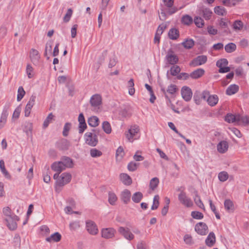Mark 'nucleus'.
Returning a JSON list of instances; mask_svg holds the SVG:
<instances>
[{
    "label": "nucleus",
    "instance_id": "bb28decb",
    "mask_svg": "<svg viewBox=\"0 0 249 249\" xmlns=\"http://www.w3.org/2000/svg\"><path fill=\"white\" fill-rule=\"evenodd\" d=\"M32 130L33 124L29 122H25L24 125L23 131L26 133L27 136L32 137Z\"/></svg>",
    "mask_w": 249,
    "mask_h": 249
},
{
    "label": "nucleus",
    "instance_id": "0eeeda50",
    "mask_svg": "<svg viewBox=\"0 0 249 249\" xmlns=\"http://www.w3.org/2000/svg\"><path fill=\"white\" fill-rule=\"evenodd\" d=\"M229 23H230V21H226L225 18H221L219 25L220 29L221 30V35H228L231 33L230 30L229 28Z\"/></svg>",
    "mask_w": 249,
    "mask_h": 249
},
{
    "label": "nucleus",
    "instance_id": "f8f14e48",
    "mask_svg": "<svg viewBox=\"0 0 249 249\" xmlns=\"http://www.w3.org/2000/svg\"><path fill=\"white\" fill-rule=\"evenodd\" d=\"M118 231L120 234L123 235L126 239L129 241L132 240L134 238V235L130 231L128 228L125 229L124 227H120L119 228Z\"/></svg>",
    "mask_w": 249,
    "mask_h": 249
},
{
    "label": "nucleus",
    "instance_id": "680f3d73",
    "mask_svg": "<svg viewBox=\"0 0 249 249\" xmlns=\"http://www.w3.org/2000/svg\"><path fill=\"white\" fill-rule=\"evenodd\" d=\"M168 124L169 127L171 129H172L176 133L178 134L181 138L185 139V136L178 131V130L177 129L176 127H175L174 124L173 123L169 122Z\"/></svg>",
    "mask_w": 249,
    "mask_h": 249
},
{
    "label": "nucleus",
    "instance_id": "ea45409f",
    "mask_svg": "<svg viewBox=\"0 0 249 249\" xmlns=\"http://www.w3.org/2000/svg\"><path fill=\"white\" fill-rule=\"evenodd\" d=\"M236 45L233 43H229L225 46V50L226 52L231 53L235 51Z\"/></svg>",
    "mask_w": 249,
    "mask_h": 249
},
{
    "label": "nucleus",
    "instance_id": "e2e57ef3",
    "mask_svg": "<svg viewBox=\"0 0 249 249\" xmlns=\"http://www.w3.org/2000/svg\"><path fill=\"white\" fill-rule=\"evenodd\" d=\"M203 17L206 19H209L211 17L212 12L208 8L204 9L203 11Z\"/></svg>",
    "mask_w": 249,
    "mask_h": 249
},
{
    "label": "nucleus",
    "instance_id": "864d4df0",
    "mask_svg": "<svg viewBox=\"0 0 249 249\" xmlns=\"http://www.w3.org/2000/svg\"><path fill=\"white\" fill-rule=\"evenodd\" d=\"M159 196L156 195L154 197L153 205L151 206V210H155L158 209L159 205Z\"/></svg>",
    "mask_w": 249,
    "mask_h": 249
},
{
    "label": "nucleus",
    "instance_id": "c756f323",
    "mask_svg": "<svg viewBox=\"0 0 249 249\" xmlns=\"http://www.w3.org/2000/svg\"><path fill=\"white\" fill-rule=\"evenodd\" d=\"M239 90V87L235 84L230 85L226 89V94L231 95L236 93Z\"/></svg>",
    "mask_w": 249,
    "mask_h": 249
},
{
    "label": "nucleus",
    "instance_id": "bf43d9fd",
    "mask_svg": "<svg viewBox=\"0 0 249 249\" xmlns=\"http://www.w3.org/2000/svg\"><path fill=\"white\" fill-rule=\"evenodd\" d=\"M218 177L220 181L224 182L228 179L229 176L226 172L223 171L219 173Z\"/></svg>",
    "mask_w": 249,
    "mask_h": 249
},
{
    "label": "nucleus",
    "instance_id": "4be33fe9",
    "mask_svg": "<svg viewBox=\"0 0 249 249\" xmlns=\"http://www.w3.org/2000/svg\"><path fill=\"white\" fill-rule=\"evenodd\" d=\"M10 103H7L5 105L4 108L2 110V112L1 116H0V120L1 121V122H4L6 123L7 118L8 116V111L10 108Z\"/></svg>",
    "mask_w": 249,
    "mask_h": 249
},
{
    "label": "nucleus",
    "instance_id": "c85d7f7f",
    "mask_svg": "<svg viewBox=\"0 0 249 249\" xmlns=\"http://www.w3.org/2000/svg\"><path fill=\"white\" fill-rule=\"evenodd\" d=\"M61 239V234L56 232L52 234L50 236L46 238V241L48 242H51L52 241L57 242H59Z\"/></svg>",
    "mask_w": 249,
    "mask_h": 249
},
{
    "label": "nucleus",
    "instance_id": "37998d69",
    "mask_svg": "<svg viewBox=\"0 0 249 249\" xmlns=\"http://www.w3.org/2000/svg\"><path fill=\"white\" fill-rule=\"evenodd\" d=\"M159 183V180L158 178L155 177V178H152L150 181V184H149L150 188L152 190H154L158 186Z\"/></svg>",
    "mask_w": 249,
    "mask_h": 249
},
{
    "label": "nucleus",
    "instance_id": "412c9836",
    "mask_svg": "<svg viewBox=\"0 0 249 249\" xmlns=\"http://www.w3.org/2000/svg\"><path fill=\"white\" fill-rule=\"evenodd\" d=\"M228 143L225 141L220 142L217 145V150L220 153H225L228 150Z\"/></svg>",
    "mask_w": 249,
    "mask_h": 249
},
{
    "label": "nucleus",
    "instance_id": "72a5a7b5",
    "mask_svg": "<svg viewBox=\"0 0 249 249\" xmlns=\"http://www.w3.org/2000/svg\"><path fill=\"white\" fill-rule=\"evenodd\" d=\"M88 123L89 125L96 127L99 125V119L96 116H91L88 119Z\"/></svg>",
    "mask_w": 249,
    "mask_h": 249
},
{
    "label": "nucleus",
    "instance_id": "7c9ffc66",
    "mask_svg": "<svg viewBox=\"0 0 249 249\" xmlns=\"http://www.w3.org/2000/svg\"><path fill=\"white\" fill-rule=\"evenodd\" d=\"M122 182L125 185H130L132 183V179L129 176L126 174L122 173L120 176Z\"/></svg>",
    "mask_w": 249,
    "mask_h": 249
},
{
    "label": "nucleus",
    "instance_id": "2f4dec72",
    "mask_svg": "<svg viewBox=\"0 0 249 249\" xmlns=\"http://www.w3.org/2000/svg\"><path fill=\"white\" fill-rule=\"evenodd\" d=\"M180 71H181V69L178 66L174 65L170 68V74L172 76H178V75L179 74ZM169 72V71H168L167 73V76H168Z\"/></svg>",
    "mask_w": 249,
    "mask_h": 249
},
{
    "label": "nucleus",
    "instance_id": "5701e85b",
    "mask_svg": "<svg viewBox=\"0 0 249 249\" xmlns=\"http://www.w3.org/2000/svg\"><path fill=\"white\" fill-rule=\"evenodd\" d=\"M130 197L131 193L128 190L125 189L122 192L121 195V198L122 200L125 204H127L128 202L130 201Z\"/></svg>",
    "mask_w": 249,
    "mask_h": 249
},
{
    "label": "nucleus",
    "instance_id": "f704fd0d",
    "mask_svg": "<svg viewBox=\"0 0 249 249\" xmlns=\"http://www.w3.org/2000/svg\"><path fill=\"white\" fill-rule=\"evenodd\" d=\"M181 20L182 23L186 25H190L193 22V18L188 15L183 16Z\"/></svg>",
    "mask_w": 249,
    "mask_h": 249
},
{
    "label": "nucleus",
    "instance_id": "423d86ee",
    "mask_svg": "<svg viewBox=\"0 0 249 249\" xmlns=\"http://www.w3.org/2000/svg\"><path fill=\"white\" fill-rule=\"evenodd\" d=\"M228 61L226 58H222L216 62V65L219 68L218 71L220 73H226L230 71V67H228Z\"/></svg>",
    "mask_w": 249,
    "mask_h": 249
},
{
    "label": "nucleus",
    "instance_id": "5fc2aeb1",
    "mask_svg": "<svg viewBox=\"0 0 249 249\" xmlns=\"http://www.w3.org/2000/svg\"><path fill=\"white\" fill-rule=\"evenodd\" d=\"M53 113H50L43 122V126L44 128H46L48 126L50 123L53 120Z\"/></svg>",
    "mask_w": 249,
    "mask_h": 249
},
{
    "label": "nucleus",
    "instance_id": "a18cd8bd",
    "mask_svg": "<svg viewBox=\"0 0 249 249\" xmlns=\"http://www.w3.org/2000/svg\"><path fill=\"white\" fill-rule=\"evenodd\" d=\"M117 200V197L116 195L112 192H109L108 193V202L112 205H114L115 204L116 201Z\"/></svg>",
    "mask_w": 249,
    "mask_h": 249
},
{
    "label": "nucleus",
    "instance_id": "de8ad7c7",
    "mask_svg": "<svg viewBox=\"0 0 249 249\" xmlns=\"http://www.w3.org/2000/svg\"><path fill=\"white\" fill-rule=\"evenodd\" d=\"M241 122L245 124H249V118L247 116L237 115V123Z\"/></svg>",
    "mask_w": 249,
    "mask_h": 249
},
{
    "label": "nucleus",
    "instance_id": "69168bd1",
    "mask_svg": "<svg viewBox=\"0 0 249 249\" xmlns=\"http://www.w3.org/2000/svg\"><path fill=\"white\" fill-rule=\"evenodd\" d=\"M87 125L86 122L79 123L78 130L80 134H82L87 128Z\"/></svg>",
    "mask_w": 249,
    "mask_h": 249
},
{
    "label": "nucleus",
    "instance_id": "20e7f679",
    "mask_svg": "<svg viewBox=\"0 0 249 249\" xmlns=\"http://www.w3.org/2000/svg\"><path fill=\"white\" fill-rule=\"evenodd\" d=\"M178 199L182 205L187 208L191 207L193 205L192 200L183 191H180V193L178 195Z\"/></svg>",
    "mask_w": 249,
    "mask_h": 249
},
{
    "label": "nucleus",
    "instance_id": "9b49d317",
    "mask_svg": "<svg viewBox=\"0 0 249 249\" xmlns=\"http://www.w3.org/2000/svg\"><path fill=\"white\" fill-rule=\"evenodd\" d=\"M195 231L200 235H205L208 231L207 225L203 222H199L195 226Z\"/></svg>",
    "mask_w": 249,
    "mask_h": 249
},
{
    "label": "nucleus",
    "instance_id": "2eb2a0df",
    "mask_svg": "<svg viewBox=\"0 0 249 249\" xmlns=\"http://www.w3.org/2000/svg\"><path fill=\"white\" fill-rule=\"evenodd\" d=\"M56 146L60 150H67L70 146V142L67 140L62 139L56 142Z\"/></svg>",
    "mask_w": 249,
    "mask_h": 249
},
{
    "label": "nucleus",
    "instance_id": "39448f33",
    "mask_svg": "<svg viewBox=\"0 0 249 249\" xmlns=\"http://www.w3.org/2000/svg\"><path fill=\"white\" fill-rule=\"evenodd\" d=\"M18 220V217L14 213H13L12 216L6 217L5 218L7 226L11 231L15 230L17 229V221Z\"/></svg>",
    "mask_w": 249,
    "mask_h": 249
},
{
    "label": "nucleus",
    "instance_id": "603ef678",
    "mask_svg": "<svg viewBox=\"0 0 249 249\" xmlns=\"http://www.w3.org/2000/svg\"><path fill=\"white\" fill-rule=\"evenodd\" d=\"M80 227V222L78 221L71 222L70 223L69 227L71 231H75Z\"/></svg>",
    "mask_w": 249,
    "mask_h": 249
},
{
    "label": "nucleus",
    "instance_id": "774afa93",
    "mask_svg": "<svg viewBox=\"0 0 249 249\" xmlns=\"http://www.w3.org/2000/svg\"><path fill=\"white\" fill-rule=\"evenodd\" d=\"M33 107L30 104H27L24 110L25 116L26 117H28L30 115Z\"/></svg>",
    "mask_w": 249,
    "mask_h": 249
},
{
    "label": "nucleus",
    "instance_id": "c03bdc74",
    "mask_svg": "<svg viewBox=\"0 0 249 249\" xmlns=\"http://www.w3.org/2000/svg\"><path fill=\"white\" fill-rule=\"evenodd\" d=\"M102 128L107 134H110L111 132V127L110 124L107 121H104L102 124Z\"/></svg>",
    "mask_w": 249,
    "mask_h": 249
},
{
    "label": "nucleus",
    "instance_id": "0e129e2a",
    "mask_svg": "<svg viewBox=\"0 0 249 249\" xmlns=\"http://www.w3.org/2000/svg\"><path fill=\"white\" fill-rule=\"evenodd\" d=\"M72 9L71 8L68 9L66 14H65V16L64 17V18H63L64 21L65 22H68L70 20V18L72 15Z\"/></svg>",
    "mask_w": 249,
    "mask_h": 249
},
{
    "label": "nucleus",
    "instance_id": "393cba45",
    "mask_svg": "<svg viewBox=\"0 0 249 249\" xmlns=\"http://www.w3.org/2000/svg\"><path fill=\"white\" fill-rule=\"evenodd\" d=\"M51 168L53 171L58 173L65 170L60 161L54 162L51 165Z\"/></svg>",
    "mask_w": 249,
    "mask_h": 249
},
{
    "label": "nucleus",
    "instance_id": "aec40b11",
    "mask_svg": "<svg viewBox=\"0 0 249 249\" xmlns=\"http://www.w3.org/2000/svg\"><path fill=\"white\" fill-rule=\"evenodd\" d=\"M204 73V70L201 68H199L192 72L190 73V76L192 78L196 79L202 77Z\"/></svg>",
    "mask_w": 249,
    "mask_h": 249
},
{
    "label": "nucleus",
    "instance_id": "6e6552de",
    "mask_svg": "<svg viewBox=\"0 0 249 249\" xmlns=\"http://www.w3.org/2000/svg\"><path fill=\"white\" fill-rule=\"evenodd\" d=\"M207 61V57L206 55H199L193 59L190 63L192 67H197L205 64Z\"/></svg>",
    "mask_w": 249,
    "mask_h": 249
},
{
    "label": "nucleus",
    "instance_id": "052dcab7",
    "mask_svg": "<svg viewBox=\"0 0 249 249\" xmlns=\"http://www.w3.org/2000/svg\"><path fill=\"white\" fill-rule=\"evenodd\" d=\"M191 216L196 219H201L203 217V213L197 211H193L191 213Z\"/></svg>",
    "mask_w": 249,
    "mask_h": 249
},
{
    "label": "nucleus",
    "instance_id": "6ab92c4d",
    "mask_svg": "<svg viewBox=\"0 0 249 249\" xmlns=\"http://www.w3.org/2000/svg\"><path fill=\"white\" fill-rule=\"evenodd\" d=\"M30 56L31 61L34 64H37L40 58V55L36 50L32 49L30 51Z\"/></svg>",
    "mask_w": 249,
    "mask_h": 249
},
{
    "label": "nucleus",
    "instance_id": "6e6d98bb",
    "mask_svg": "<svg viewBox=\"0 0 249 249\" xmlns=\"http://www.w3.org/2000/svg\"><path fill=\"white\" fill-rule=\"evenodd\" d=\"M71 124L70 123H66L63 128V135L64 137H67L68 135L69 131L71 129Z\"/></svg>",
    "mask_w": 249,
    "mask_h": 249
},
{
    "label": "nucleus",
    "instance_id": "338daca9",
    "mask_svg": "<svg viewBox=\"0 0 249 249\" xmlns=\"http://www.w3.org/2000/svg\"><path fill=\"white\" fill-rule=\"evenodd\" d=\"M177 90V86L175 85L171 84L169 86H168V89H167V92L171 94H173L176 92Z\"/></svg>",
    "mask_w": 249,
    "mask_h": 249
},
{
    "label": "nucleus",
    "instance_id": "ddd939ff",
    "mask_svg": "<svg viewBox=\"0 0 249 249\" xmlns=\"http://www.w3.org/2000/svg\"><path fill=\"white\" fill-rule=\"evenodd\" d=\"M116 230L112 228L103 229L101 231L102 237L106 239L111 238L114 236Z\"/></svg>",
    "mask_w": 249,
    "mask_h": 249
},
{
    "label": "nucleus",
    "instance_id": "7ed1b4c3",
    "mask_svg": "<svg viewBox=\"0 0 249 249\" xmlns=\"http://www.w3.org/2000/svg\"><path fill=\"white\" fill-rule=\"evenodd\" d=\"M102 97L100 94H95L92 95L90 99L91 109L95 112H98L102 104Z\"/></svg>",
    "mask_w": 249,
    "mask_h": 249
},
{
    "label": "nucleus",
    "instance_id": "58836bf2",
    "mask_svg": "<svg viewBox=\"0 0 249 249\" xmlns=\"http://www.w3.org/2000/svg\"><path fill=\"white\" fill-rule=\"evenodd\" d=\"M215 14L220 16L226 15L227 11L224 7L220 6H216L214 9Z\"/></svg>",
    "mask_w": 249,
    "mask_h": 249
},
{
    "label": "nucleus",
    "instance_id": "49530a36",
    "mask_svg": "<svg viewBox=\"0 0 249 249\" xmlns=\"http://www.w3.org/2000/svg\"><path fill=\"white\" fill-rule=\"evenodd\" d=\"M25 94V91L22 86H20L18 90L17 101H20Z\"/></svg>",
    "mask_w": 249,
    "mask_h": 249
},
{
    "label": "nucleus",
    "instance_id": "cd10ccee",
    "mask_svg": "<svg viewBox=\"0 0 249 249\" xmlns=\"http://www.w3.org/2000/svg\"><path fill=\"white\" fill-rule=\"evenodd\" d=\"M218 100V97L216 95H210L207 99L208 105L211 107L215 106L217 104Z\"/></svg>",
    "mask_w": 249,
    "mask_h": 249
},
{
    "label": "nucleus",
    "instance_id": "e433bc0d",
    "mask_svg": "<svg viewBox=\"0 0 249 249\" xmlns=\"http://www.w3.org/2000/svg\"><path fill=\"white\" fill-rule=\"evenodd\" d=\"M225 120L229 123H237V115L235 116L232 114H227L225 116Z\"/></svg>",
    "mask_w": 249,
    "mask_h": 249
},
{
    "label": "nucleus",
    "instance_id": "f03ea898",
    "mask_svg": "<svg viewBox=\"0 0 249 249\" xmlns=\"http://www.w3.org/2000/svg\"><path fill=\"white\" fill-rule=\"evenodd\" d=\"M71 179V176L69 173H62L59 178L56 181L55 190L57 191L60 187H61L69 183Z\"/></svg>",
    "mask_w": 249,
    "mask_h": 249
},
{
    "label": "nucleus",
    "instance_id": "a211bd4d",
    "mask_svg": "<svg viewBox=\"0 0 249 249\" xmlns=\"http://www.w3.org/2000/svg\"><path fill=\"white\" fill-rule=\"evenodd\" d=\"M65 169L67 168H72L73 167L72 160L70 157L67 156H63L61 158L60 161Z\"/></svg>",
    "mask_w": 249,
    "mask_h": 249
},
{
    "label": "nucleus",
    "instance_id": "3c124183",
    "mask_svg": "<svg viewBox=\"0 0 249 249\" xmlns=\"http://www.w3.org/2000/svg\"><path fill=\"white\" fill-rule=\"evenodd\" d=\"M194 22L198 28H202L204 24L203 19L200 17H196L194 18Z\"/></svg>",
    "mask_w": 249,
    "mask_h": 249
},
{
    "label": "nucleus",
    "instance_id": "b1692460",
    "mask_svg": "<svg viewBox=\"0 0 249 249\" xmlns=\"http://www.w3.org/2000/svg\"><path fill=\"white\" fill-rule=\"evenodd\" d=\"M179 36V32L178 30L175 28H172L170 29L168 32V37L170 39L176 40Z\"/></svg>",
    "mask_w": 249,
    "mask_h": 249
},
{
    "label": "nucleus",
    "instance_id": "473e14b6",
    "mask_svg": "<svg viewBox=\"0 0 249 249\" xmlns=\"http://www.w3.org/2000/svg\"><path fill=\"white\" fill-rule=\"evenodd\" d=\"M224 207L225 209L229 213H232L234 211V205L233 202L230 199L225 200Z\"/></svg>",
    "mask_w": 249,
    "mask_h": 249
},
{
    "label": "nucleus",
    "instance_id": "09e8293b",
    "mask_svg": "<svg viewBox=\"0 0 249 249\" xmlns=\"http://www.w3.org/2000/svg\"><path fill=\"white\" fill-rule=\"evenodd\" d=\"M90 154L92 157L97 158L101 156L102 152L96 148H92L90 150Z\"/></svg>",
    "mask_w": 249,
    "mask_h": 249
},
{
    "label": "nucleus",
    "instance_id": "13d9d810",
    "mask_svg": "<svg viewBox=\"0 0 249 249\" xmlns=\"http://www.w3.org/2000/svg\"><path fill=\"white\" fill-rule=\"evenodd\" d=\"M243 27V23L239 20H235L233 24V28L235 30H240Z\"/></svg>",
    "mask_w": 249,
    "mask_h": 249
},
{
    "label": "nucleus",
    "instance_id": "4d7b16f0",
    "mask_svg": "<svg viewBox=\"0 0 249 249\" xmlns=\"http://www.w3.org/2000/svg\"><path fill=\"white\" fill-rule=\"evenodd\" d=\"M124 155V152L123 147L119 146L116 152V157L117 159H122Z\"/></svg>",
    "mask_w": 249,
    "mask_h": 249
},
{
    "label": "nucleus",
    "instance_id": "dca6fc26",
    "mask_svg": "<svg viewBox=\"0 0 249 249\" xmlns=\"http://www.w3.org/2000/svg\"><path fill=\"white\" fill-rule=\"evenodd\" d=\"M139 130L140 129L138 126L136 125L132 126L126 134V138L129 141H131L139 132Z\"/></svg>",
    "mask_w": 249,
    "mask_h": 249
},
{
    "label": "nucleus",
    "instance_id": "f257e3e1",
    "mask_svg": "<svg viewBox=\"0 0 249 249\" xmlns=\"http://www.w3.org/2000/svg\"><path fill=\"white\" fill-rule=\"evenodd\" d=\"M99 130L92 129L91 132H88L84 135L85 142L91 146H95L98 142L97 135L99 134Z\"/></svg>",
    "mask_w": 249,
    "mask_h": 249
},
{
    "label": "nucleus",
    "instance_id": "a878e982",
    "mask_svg": "<svg viewBox=\"0 0 249 249\" xmlns=\"http://www.w3.org/2000/svg\"><path fill=\"white\" fill-rule=\"evenodd\" d=\"M215 242V236L213 232H211L205 240L206 244L209 247H212Z\"/></svg>",
    "mask_w": 249,
    "mask_h": 249
},
{
    "label": "nucleus",
    "instance_id": "a19ab883",
    "mask_svg": "<svg viewBox=\"0 0 249 249\" xmlns=\"http://www.w3.org/2000/svg\"><path fill=\"white\" fill-rule=\"evenodd\" d=\"M195 44L194 41L192 39H187L182 43V45L186 49L192 48Z\"/></svg>",
    "mask_w": 249,
    "mask_h": 249
},
{
    "label": "nucleus",
    "instance_id": "79ce46f5",
    "mask_svg": "<svg viewBox=\"0 0 249 249\" xmlns=\"http://www.w3.org/2000/svg\"><path fill=\"white\" fill-rule=\"evenodd\" d=\"M194 201L196 204L200 208L204 209V205L202 203L200 196H198L197 192H196L195 197H194Z\"/></svg>",
    "mask_w": 249,
    "mask_h": 249
},
{
    "label": "nucleus",
    "instance_id": "8fccbe9b",
    "mask_svg": "<svg viewBox=\"0 0 249 249\" xmlns=\"http://www.w3.org/2000/svg\"><path fill=\"white\" fill-rule=\"evenodd\" d=\"M139 164H140L138 163L131 161L127 165V169L130 171H135L138 168V166H139Z\"/></svg>",
    "mask_w": 249,
    "mask_h": 249
},
{
    "label": "nucleus",
    "instance_id": "9d476101",
    "mask_svg": "<svg viewBox=\"0 0 249 249\" xmlns=\"http://www.w3.org/2000/svg\"><path fill=\"white\" fill-rule=\"evenodd\" d=\"M181 94L183 99L187 102L191 100L193 94L191 89L187 86H184L182 88Z\"/></svg>",
    "mask_w": 249,
    "mask_h": 249
},
{
    "label": "nucleus",
    "instance_id": "c9c22d12",
    "mask_svg": "<svg viewBox=\"0 0 249 249\" xmlns=\"http://www.w3.org/2000/svg\"><path fill=\"white\" fill-rule=\"evenodd\" d=\"M143 197L142 194L140 192L135 193L132 196V200L135 203H139Z\"/></svg>",
    "mask_w": 249,
    "mask_h": 249
},
{
    "label": "nucleus",
    "instance_id": "f3484780",
    "mask_svg": "<svg viewBox=\"0 0 249 249\" xmlns=\"http://www.w3.org/2000/svg\"><path fill=\"white\" fill-rule=\"evenodd\" d=\"M86 228L88 232L92 235H95L98 233V229L94 222L89 221L86 222Z\"/></svg>",
    "mask_w": 249,
    "mask_h": 249
},
{
    "label": "nucleus",
    "instance_id": "1a4fd4ad",
    "mask_svg": "<svg viewBox=\"0 0 249 249\" xmlns=\"http://www.w3.org/2000/svg\"><path fill=\"white\" fill-rule=\"evenodd\" d=\"M166 59L169 64L173 65L177 64L178 61V56L174 54V51L171 49L168 51Z\"/></svg>",
    "mask_w": 249,
    "mask_h": 249
},
{
    "label": "nucleus",
    "instance_id": "4c0bfd02",
    "mask_svg": "<svg viewBox=\"0 0 249 249\" xmlns=\"http://www.w3.org/2000/svg\"><path fill=\"white\" fill-rule=\"evenodd\" d=\"M134 83L133 79H130L127 83L128 88V93L130 95H133L135 93V89L134 88Z\"/></svg>",
    "mask_w": 249,
    "mask_h": 249
},
{
    "label": "nucleus",
    "instance_id": "4468645a",
    "mask_svg": "<svg viewBox=\"0 0 249 249\" xmlns=\"http://www.w3.org/2000/svg\"><path fill=\"white\" fill-rule=\"evenodd\" d=\"M163 1L165 5L168 7L166 12L169 15L174 14L178 10L176 7H173L174 3L173 0H163Z\"/></svg>",
    "mask_w": 249,
    "mask_h": 249
}]
</instances>
